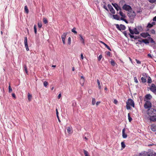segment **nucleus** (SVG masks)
Here are the masks:
<instances>
[{
	"label": "nucleus",
	"instance_id": "1",
	"mask_svg": "<svg viewBox=\"0 0 156 156\" xmlns=\"http://www.w3.org/2000/svg\"><path fill=\"white\" fill-rule=\"evenodd\" d=\"M126 108L127 109H130V106L134 107V104L133 101L131 99H128L126 102Z\"/></svg>",
	"mask_w": 156,
	"mask_h": 156
},
{
	"label": "nucleus",
	"instance_id": "2",
	"mask_svg": "<svg viewBox=\"0 0 156 156\" xmlns=\"http://www.w3.org/2000/svg\"><path fill=\"white\" fill-rule=\"evenodd\" d=\"M147 113L150 116H156V110L153 108H149Z\"/></svg>",
	"mask_w": 156,
	"mask_h": 156
},
{
	"label": "nucleus",
	"instance_id": "3",
	"mask_svg": "<svg viewBox=\"0 0 156 156\" xmlns=\"http://www.w3.org/2000/svg\"><path fill=\"white\" fill-rule=\"evenodd\" d=\"M137 44H141L143 43H144L145 44H148L149 43V41L148 39H139L137 40Z\"/></svg>",
	"mask_w": 156,
	"mask_h": 156
},
{
	"label": "nucleus",
	"instance_id": "4",
	"mask_svg": "<svg viewBox=\"0 0 156 156\" xmlns=\"http://www.w3.org/2000/svg\"><path fill=\"white\" fill-rule=\"evenodd\" d=\"M122 8L123 9L128 11V12H129L130 10L132 9L130 5H127L126 4H125L123 5Z\"/></svg>",
	"mask_w": 156,
	"mask_h": 156
},
{
	"label": "nucleus",
	"instance_id": "5",
	"mask_svg": "<svg viewBox=\"0 0 156 156\" xmlns=\"http://www.w3.org/2000/svg\"><path fill=\"white\" fill-rule=\"evenodd\" d=\"M128 15L130 19H132L135 16L136 13L134 12L133 11L132 9L130 10L129 12H128Z\"/></svg>",
	"mask_w": 156,
	"mask_h": 156
},
{
	"label": "nucleus",
	"instance_id": "6",
	"mask_svg": "<svg viewBox=\"0 0 156 156\" xmlns=\"http://www.w3.org/2000/svg\"><path fill=\"white\" fill-rule=\"evenodd\" d=\"M152 104L149 101H146L144 105V107L145 108H148L151 107Z\"/></svg>",
	"mask_w": 156,
	"mask_h": 156
},
{
	"label": "nucleus",
	"instance_id": "7",
	"mask_svg": "<svg viewBox=\"0 0 156 156\" xmlns=\"http://www.w3.org/2000/svg\"><path fill=\"white\" fill-rule=\"evenodd\" d=\"M116 28L120 30H121L122 29L123 30H124L126 28V27H125V26L122 24H121L119 26V25L118 24H117L116 25Z\"/></svg>",
	"mask_w": 156,
	"mask_h": 156
},
{
	"label": "nucleus",
	"instance_id": "8",
	"mask_svg": "<svg viewBox=\"0 0 156 156\" xmlns=\"http://www.w3.org/2000/svg\"><path fill=\"white\" fill-rule=\"evenodd\" d=\"M140 35L144 38H145L147 37H151V35L147 32L142 33L140 34Z\"/></svg>",
	"mask_w": 156,
	"mask_h": 156
},
{
	"label": "nucleus",
	"instance_id": "9",
	"mask_svg": "<svg viewBox=\"0 0 156 156\" xmlns=\"http://www.w3.org/2000/svg\"><path fill=\"white\" fill-rule=\"evenodd\" d=\"M108 7L110 10V11L112 13H115V11L112 7V6L110 4H108Z\"/></svg>",
	"mask_w": 156,
	"mask_h": 156
},
{
	"label": "nucleus",
	"instance_id": "10",
	"mask_svg": "<svg viewBox=\"0 0 156 156\" xmlns=\"http://www.w3.org/2000/svg\"><path fill=\"white\" fill-rule=\"evenodd\" d=\"M24 44L25 46V47L26 48V50L27 51L29 50V49L28 47V45L27 44V37H24Z\"/></svg>",
	"mask_w": 156,
	"mask_h": 156
},
{
	"label": "nucleus",
	"instance_id": "11",
	"mask_svg": "<svg viewBox=\"0 0 156 156\" xmlns=\"http://www.w3.org/2000/svg\"><path fill=\"white\" fill-rule=\"evenodd\" d=\"M112 5L117 11H118L119 10H121V8L117 4L115 3L112 4Z\"/></svg>",
	"mask_w": 156,
	"mask_h": 156
},
{
	"label": "nucleus",
	"instance_id": "12",
	"mask_svg": "<svg viewBox=\"0 0 156 156\" xmlns=\"http://www.w3.org/2000/svg\"><path fill=\"white\" fill-rule=\"evenodd\" d=\"M129 30L130 33L131 34H136V28H135L134 29V30L133 31L131 30L129 27Z\"/></svg>",
	"mask_w": 156,
	"mask_h": 156
},
{
	"label": "nucleus",
	"instance_id": "13",
	"mask_svg": "<svg viewBox=\"0 0 156 156\" xmlns=\"http://www.w3.org/2000/svg\"><path fill=\"white\" fill-rule=\"evenodd\" d=\"M150 89V90L153 92L156 90V86L154 84H152Z\"/></svg>",
	"mask_w": 156,
	"mask_h": 156
},
{
	"label": "nucleus",
	"instance_id": "14",
	"mask_svg": "<svg viewBox=\"0 0 156 156\" xmlns=\"http://www.w3.org/2000/svg\"><path fill=\"white\" fill-rule=\"evenodd\" d=\"M125 129L124 128L122 130V136L123 138H125L127 137V135L125 133Z\"/></svg>",
	"mask_w": 156,
	"mask_h": 156
},
{
	"label": "nucleus",
	"instance_id": "15",
	"mask_svg": "<svg viewBox=\"0 0 156 156\" xmlns=\"http://www.w3.org/2000/svg\"><path fill=\"white\" fill-rule=\"evenodd\" d=\"M150 121L153 122L156 121V116H150Z\"/></svg>",
	"mask_w": 156,
	"mask_h": 156
},
{
	"label": "nucleus",
	"instance_id": "16",
	"mask_svg": "<svg viewBox=\"0 0 156 156\" xmlns=\"http://www.w3.org/2000/svg\"><path fill=\"white\" fill-rule=\"evenodd\" d=\"M79 36H80V40L81 41L82 43L84 44V40L83 39V37L82 36L81 34H79Z\"/></svg>",
	"mask_w": 156,
	"mask_h": 156
},
{
	"label": "nucleus",
	"instance_id": "17",
	"mask_svg": "<svg viewBox=\"0 0 156 156\" xmlns=\"http://www.w3.org/2000/svg\"><path fill=\"white\" fill-rule=\"evenodd\" d=\"M100 42L101 43L104 44L105 46V47L107 48L109 50H110V51H112V50L110 48L107 44H105V43H104V42L102 41H100Z\"/></svg>",
	"mask_w": 156,
	"mask_h": 156
},
{
	"label": "nucleus",
	"instance_id": "18",
	"mask_svg": "<svg viewBox=\"0 0 156 156\" xmlns=\"http://www.w3.org/2000/svg\"><path fill=\"white\" fill-rule=\"evenodd\" d=\"M145 98L146 99L148 100H150L152 98V97L150 94H147L145 96Z\"/></svg>",
	"mask_w": 156,
	"mask_h": 156
},
{
	"label": "nucleus",
	"instance_id": "19",
	"mask_svg": "<svg viewBox=\"0 0 156 156\" xmlns=\"http://www.w3.org/2000/svg\"><path fill=\"white\" fill-rule=\"evenodd\" d=\"M125 1L124 0H121L120 1L119 3V6H122L125 4Z\"/></svg>",
	"mask_w": 156,
	"mask_h": 156
},
{
	"label": "nucleus",
	"instance_id": "20",
	"mask_svg": "<svg viewBox=\"0 0 156 156\" xmlns=\"http://www.w3.org/2000/svg\"><path fill=\"white\" fill-rule=\"evenodd\" d=\"M113 17L114 18V19L117 20H119V16H118L117 15H113Z\"/></svg>",
	"mask_w": 156,
	"mask_h": 156
},
{
	"label": "nucleus",
	"instance_id": "21",
	"mask_svg": "<svg viewBox=\"0 0 156 156\" xmlns=\"http://www.w3.org/2000/svg\"><path fill=\"white\" fill-rule=\"evenodd\" d=\"M72 129L70 127H68L67 128V131L68 133L69 134H71L72 133L71 132Z\"/></svg>",
	"mask_w": 156,
	"mask_h": 156
},
{
	"label": "nucleus",
	"instance_id": "22",
	"mask_svg": "<svg viewBox=\"0 0 156 156\" xmlns=\"http://www.w3.org/2000/svg\"><path fill=\"white\" fill-rule=\"evenodd\" d=\"M32 97V95L28 93V99L29 101H30L31 100Z\"/></svg>",
	"mask_w": 156,
	"mask_h": 156
},
{
	"label": "nucleus",
	"instance_id": "23",
	"mask_svg": "<svg viewBox=\"0 0 156 156\" xmlns=\"http://www.w3.org/2000/svg\"><path fill=\"white\" fill-rule=\"evenodd\" d=\"M67 34V32L63 33V34H62V35L61 36V38H65Z\"/></svg>",
	"mask_w": 156,
	"mask_h": 156
},
{
	"label": "nucleus",
	"instance_id": "24",
	"mask_svg": "<svg viewBox=\"0 0 156 156\" xmlns=\"http://www.w3.org/2000/svg\"><path fill=\"white\" fill-rule=\"evenodd\" d=\"M97 82L98 84V87L99 89H101V86L99 80L98 79L97 80Z\"/></svg>",
	"mask_w": 156,
	"mask_h": 156
},
{
	"label": "nucleus",
	"instance_id": "25",
	"mask_svg": "<svg viewBox=\"0 0 156 156\" xmlns=\"http://www.w3.org/2000/svg\"><path fill=\"white\" fill-rule=\"evenodd\" d=\"M145 78H144V77H142L141 78V80H142V82L143 83H145L146 82L147 80Z\"/></svg>",
	"mask_w": 156,
	"mask_h": 156
},
{
	"label": "nucleus",
	"instance_id": "26",
	"mask_svg": "<svg viewBox=\"0 0 156 156\" xmlns=\"http://www.w3.org/2000/svg\"><path fill=\"white\" fill-rule=\"evenodd\" d=\"M148 79H147V83H151L152 82V80L151 78V77L148 76V77H147V78Z\"/></svg>",
	"mask_w": 156,
	"mask_h": 156
},
{
	"label": "nucleus",
	"instance_id": "27",
	"mask_svg": "<svg viewBox=\"0 0 156 156\" xmlns=\"http://www.w3.org/2000/svg\"><path fill=\"white\" fill-rule=\"evenodd\" d=\"M83 152L85 156H89L88 155V152L86 150H83Z\"/></svg>",
	"mask_w": 156,
	"mask_h": 156
},
{
	"label": "nucleus",
	"instance_id": "28",
	"mask_svg": "<svg viewBox=\"0 0 156 156\" xmlns=\"http://www.w3.org/2000/svg\"><path fill=\"white\" fill-rule=\"evenodd\" d=\"M129 34L131 38H133L135 40L136 39V36H134L133 35V34Z\"/></svg>",
	"mask_w": 156,
	"mask_h": 156
},
{
	"label": "nucleus",
	"instance_id": "29",
	"mask_svg": "<svg viewBox=\"0 0 156 156\" xmlns=\"http://www.w3.org/2000/svg\"><path fill=\"white\" fill-rule=\"evenodd\" d=\"M148 156H156V153H152L147 155Z\"/></svg>",
	"mask_w": 156,
	"mask_h": 156
},
{
	"label": "nucleus",
	"instance_id": "30",
	"mask_svg": "<svg viewBox=\"0 0 156 156\" xmlns=\"http://www.w3.org/2000/svg\"><path fill=\"white\" fill-rule=\"evenodd\" d=\"M76 28L74 27L73 29H72V32H73L75 34H77V32L76 31Z\"/></svg>",
	"mask_w": 156,
	"mask_h": 156
},
{
	"label": "nucleus",
	"instance_id": "31",
	"mask_svg": "<svg viewBox=\"0 0 156 156\" xmlns=\"http://www.w3.org/2000/svg\"><path fill=\"white\" fill-rule=\"evenodd\" d=\"M24 9L26 12L28 14L29 12V10L27 8V6L26 5L24 7Z\"/></svg>",
	"mask_w": 156,
	"mask_h": 156
},
{
	"label": "nucleus",
	"instance_id": "32",
	"mask_svg": "<svg viewBox=\"0 0 156 156\" xmlns=\"http://www.w3.org/2000/svg\"><path fill=\"white\" fill-rule=\"evenodd\" d=\"M38 27L40 28H41L42 27V24L41 21H40L39 22H38Z\"/></svg>",
	"mask_w": 156,
	"mask_h": 156
},
{
	"label": "nucleus",
	"instance_id": "33",
	"mask_svg": "<svg viewBox=\"0 0 156 156\" xmlns=\"http://www.w3.org/2000/svg\"><path fill=\"white\" fill-rule=\"evenodd\" d=\"M84 83V80H81L80 81V83L81 85L83 86Z\"/></svg>",
	"mask_w": 156,
	"mask_h": 156
},
{
	"label": "nucleus",
	"instance_id": "34",
	"mask_svg": "<svg viewBox=\"0 0 156 156\" xmlns=\"http://www.w3.org/2000/svg\"><path fill=\"white\" fill-rule=\"evenodd\" d=\"M148 40H149L150 39L151 40V42L152 43H154V41L153 39L151 38L150 37H148Z\"/></svg>",
	"mask_w": 156,
	"mask_h": 156
},
{
	"label": "nucleus",
	"instance_id": "35",
	"mask_svg": "<svg viewBox=\"0 0 156 156\" xmlns=\"http://www.w3.org/2000/svg\"><path fill=\"white\" fill-rule=\"evenodd\" d=\"M43 21L44 23L46 24L48 23V21L47 19L45 18H44L43 19Z\"/></svg>",
	"mask_w": 156,
	"mask_h": 156
},
{
	"label": "nucleus",
	"instance_id": "36",
	"mask_svg": "<svg viewBox=\"0 0 156 156\" xmlns=\"http://www.w3.org/2000/svg\"><path fill=\"white\" fill-rule=\"evenodd\" d=\"M119 14L120 15V16L122 17H125L124 15L123 14V12L121 11V10H120L119 12Z\"/></svg>",
	"mask_w": 156,
	"mask_h": 156
},
{
	"label": "nucleus",
	"instance_id": "37",
	"mask_svg": "<svg viewBox=\"0 0 156 156\" xmlns=\"http://www.w3.org/2000/svg\"><path fill=\"white\" fill-rule=\"evenodd\" d=\"M143 77L146 78H147V77L148 76H147V74L146 73H143L142 74Z\"/></svg>",
	"mask_w": 156,
	"mask_h": 156
},
{
	"label": "nucleus",
	"instance_id": "38",
	"mask_svg": "<svg viewBox=\"0 0 156 156\" xmlns=\"http://www.w3.org/2000/svg\"><path fill=\"white\" fill-rule=\"evenodd\" d=\"M121 145L122 147L123 148H124L126 147L125 144H124V142H122L121 143Z\"/></svg>",
	"mask_w": 156,
	"mask_h": 156
},
{
	"label": "nucleus",
	"instance_id": "39",
	"mask_svg": "<svg viewBox=\"0 0 156 156\" xmlns=\"http://www.w3.org/2000/svg\"><path fill=\"white\" fill-rule=\"evenodd\" d=\"M96 102L95 99L94 98H93L92 100V103L93 105H94Z\"/></svg>",
	"mask_w": 156,
	"mask_h": 156
},
{
	"label": "nucleus",
	"instance_id": "40",
	"mask_svg": "<svg viewBox=\"0 0 156 156\" xmlns=\"http://www.w3.org/2000/svg\"><path fill=\"white\" fill-rule=\"evenodd\" d=\"M48 84V83L47 81H45L44 83V85L45 87H47Z\"/></svg>",
	"mask_w": 156,
	"mask_h": 156
},
{
	"label": "nucleus",
	"instance_id": "41",
	"mask_svg": "<svg viewBox=\"0 0 156 156\" xmlns=\"http://www.w3.org/2000/svg\"><path fill=\"white\" fill-rule=\"evenodd\" d=\"M138 29L139 31H141L143 30V28L141 26H138Z\"/></svg>",
	"mask_w": 156,
	"mask_h": 156
},
{
	"label": "nucleus",
	"instance_id": "42",
	"mask_svg": "<svg viewBox=\"0 0 156 156\" xmlns=\"http://www.w3.org/2000/svg\"><path fill=\"white\" fill-rule=\"evenodd\" d=\"M128 119H129V122H130L132 121V119L130 117V116L129 113L128 114Z\"/></svg>",
	"mask_w": 156,
	"mask_h": 156
},
{
	"label": "nucleus",
	"instance_id": "43",
	"mask_svg": "<svg viewBox=\"0 0 156 156\" xmlns=\"http://www.w3.org/2000/svg\"><path fill=\"white\" fill-rule=\"evenodd\" d=\"M153 26H152L151 23H148L147 25V27L148 28H151Z\"/></svg>",
	"mask_w": 156,
	"mask_h": 156
},
{
	"label": "nucleus",
	"instance_id": "44",
	"mask_svg": "<svg viewBox=\"0 0 156 156\" xmlns=\"http://www.w3.org/2000/svg\"><path fill=\"white\" fill-rule=\"evenodd\" d=\"M151 130L153 131H155L156 130V129L154 127L151 126Z\"/></svg>",
	"mask_w": 156,
	"mask_h": 156
},
{
	"label": "nucleus",
	"instance_id": "45",
	"mask_svg": "<svg viewBox=\"0 0 156 156\" xmlns=\"http://www.w3.org/2000/svg\"><path fill=\"white\" fill-rule=\"evenodd\" d=\"M71 39L70 37H69L68 40V43L69 44H70L71 43Z\"/></svg>",
	"mask_w": 156,
	"mask_h": 156
},
{
	"label": "nucleus",
	"instance_id": "46",
	"mask_svg": "<svg viewBox=\"0 0 156 156\" xmlns=\"http://www.w3.org/2000/svg\"><path fill=\"white\" fill-rule=\"evenodd\" d=\"M111 65L113 66H114L115 65V62L113 60H111Z\"/></svg>",
	"mask_w": 156,
	"mask_h": 156
},
{
	"label": "nucleus",
	"instance_id": "47",
	"mask_svg": "<svg viewBox=\"0 0 156 156\" xmlns=\"http://www.w3.org/2000/svg\"><path fill=\"white\" fill-rule=\"evenodd\" d=\"M12 91V89L11 87V86L9 85V93H11Z\"/></svg>",
	"mask_w": 156,
	"mask_h": 156
},
{
	"label": "nucleus",
	"instance_id": "48",
	"mask_svg": "<svg viewBox=\"0 0 156 156\" xmlns=\"http://www.w3.org/2000/svg\"><path fill=\"white\" fill-rule=\"evenodd\" d=\"M24 70L25 71L26 73H27V67L26 65H25L24 66Z\"/></svg>",
	"mask_w": 156,
	"mask_h": 156
},
{
	"label": "nucleus",
	"instance_id": "49",
	"mask_svg": "<svg viewBox=\"0 0 156 156\" xmlns=\"http://www.w3.org/2000/svg\"><path fill=\"white\" fill-rule=\"evenodd\" d=\"M148 1L151 3H155L156 2V0H148Z\"/></svg>",
	"mask_w": 156,
	"mask_h": 156
},
{
	"label": "nucleus",
	"instance_id": "50",
	"mask_svg": "<svg viewBox=\"0 0 156 156\" xmlns=\"http://www.w3.org/2000/svg\"><path fill=\"white\" fill-rule=\"evenodd\" d=\"M151 32L153 34H154L155 33V31L154 29H152L151 30Z\"/></svg>",
	"mask_w": 156,
	"mask_h": 156
},
{
	"label": "nucleus",
	"instance_id": "51",
	"mask_svg": "<svg viewBox=\"0 0 156 156\" xmlns=\"http://www.w3.org/2000/svg\"><path fill=\"white\" fill-rule=\"evenodd\" d=\"M120 19L121 20H122L124 21L126 23H128V22L125 19H124L123 18L121 17L120 18Z\"/></svg>",
	"mask_w": 156,
	"mask_h": 156
},
{
	"label": "nucleus",
	"instance_id": "52",
	"mask_svg": "<svg viewBox=\"0 0 156 156\" xmlns=\"http://www.w3.org/2000/svg\"><path fill=\"white\" fill-rule=\"evenodd\" d=\"M34 33L35 34H36V33H37V28H36V25H34Z\"/></svg>",
	"mask_w": 156,
	"mask_h": 156
},
{
	"label": "nucleus",
	"instance_id": "53",
	"mask_svg": "<svg viewBox=\"0 0 156 156\" xmlns=\"http://www.w3.org/2000/svg\"><path fill=\"white\" fill-rule=\"evenodd\" d=\"M102 55H100L99 56V57H98V60L99 61H100L101 60V59L102 58Z\"/></svg>",
	"mask_w": 156,
	"mask_h": 156
},
{
	"label": "nucleus",
	"instance_id": "54",
	"mask_svg": "<svg viewBox=\"0 0 156 156\" xmlns=\"http://www.w3.org/2000/svg\"><path fill=\"white\" fill-rule=\"evenodd\" d=\"M114 103L115 104H117L118 103V101H117L115 99H114Z\"/></svg>",
	"mask_w": 156,
	"mask_h": 156
},
{
	"label": "nucleus",
	"instance_id": "55",
	"mask_svg": "<svg viewBox=\"0 0 156 156\" xmlns=\"http://www.w3.org/2000/svg\"><path fill=\"white\" fill-rule=\"evenodd\" d=\"M123 33L126 37H127V32L126 31H124V32Z\"/></svg>",
	"mask_w": 156,
	"mask_h": 156
},
{
	"label": "nucleus",
	"instance_id": "56",
	"mask_svg": "<svg viewBox=\"0 0 156 156\" xmlns=\"http://www.w3.org/2000/svg\"><path fill=\"white\" fill-rule=\"evenodd\" d=\"M103 8L105 9L106 10L108 11V10L107 7V6L105 5H104L103 6Z\"/></svg>",
	"mask_w": 156,
	"mask_h": 156
},
{
	"label": "nucleus",
	"instance_id": "57",
	"mask_svg": "<svg viewBox=\"0 0 156 156\" xmlns=\"http://www.w3.org/2000/svg\"><path fill=\"white\" fill-rule=\"evenodd\" d=\"M63 44H65V38H62Z\"/></svg>",
	"mask_w": 156,
	"mask_h": 156
},
{
	"label": "nucleus",
	"instance_id": "58",
	"mask_svg": "<svg viewBox=\"0 0 156 156\" xmlns=\"http://www.w3.org/2000/svg\"><path fill=\"white\" fill-rule=\"evenodd\" d=\"M80 56H81V58L82 59H83V54L82 53H81V54Z\"/></svg>",
	"mask_w": 156,
	"mask_h": 156
},
{
	"label": "nucleus",
	"instance_id": "59",
	"mask_svg": "<svg viewBox=\"0 0 156 156\" xmlns=\"http://www.w3.org/2000/svg\"><path fill=\"white\" fill-rule=\"evenodd\" d=\"M12 97H13V98H16L15 95L14 93H12Z\"/></svg>",
	"mask_w": 156,
	"mask_h": 156
},
{
	"label": "nucleus",
	"instance_id": "60",
	"mask_svg": "<svg viewBox=\"0 0 156 156\" xmlns=\"http://www.w3.org/2000/svg\"><path fill=\"white\" fill-rule=\"evenodd\" d=\"M61 94H59L58 96V99H59L61 97Z\"/></svg>",
	"mask_w": 156,
	"mask_h": 156
},
{
	"label": "nucleus",
	"instance_id": "61",
	"mask_svg": "<svg viewBox=\"0 0 156 156\" xmlns=\"http://www.w3.org/2000/svg\"><path fill=\"white\" fill-rule=\"evenodd\" d=\"M100 103V101H98L96 103V105L98 106Z\"/></svg>",
	"mask_w": 156,
	"mask_h": 156
},
{
	"label": "nucleus",
	"instance_id": "62",
	"mask_svg": "<svg viewBox=\"0 0 156 156\" xmlns=\"http://www.w3.org/2000/svg\"><path fill=\"white\" fill-rule=\"evenodd\" d=\"M110 52L109 51H108L107 53V55H108L110 56Z\"/></svg>",
	"mask_w": 156,
	"mask_h": 156
},
{
	"label": "nucleus",
	"instance_id": "63",
	"mask_svg": "<svg viewBox=\"0 0 156 156\" xmlns=\"http://www.w3.org/2000/svg\"><path fill=\"white\" fill-rule=\"evenodd\" d=\"M152 26H153L154 25H155V23L154 22H152L151 23Z\"/></svg>",
	"mask_w": 156,
	"mask_h": 156
},
{
	"label": "nucleus",
	"instance_id": "64",
	"mask_svg": "<svg viewBox=\"0 0 156 156\" xmlns=\"http://www.w3.org/2000/svg\"><path fill=\"white\" fill-rule=\"evenodd\" d=\"M154 21H156V16H155L153 19Z\"/></svg>",
	"mask_w": 156,
	"mask_h": 156
}]
</instances>
